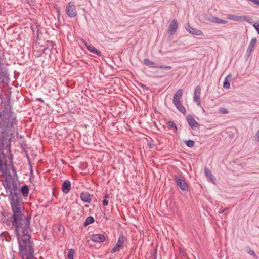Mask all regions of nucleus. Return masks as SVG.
Masks as SVG:
<instances>
[{
    "label": "nucleus",
    "mask_w": 259,
    "mask_h": 259,
    "mask_svg": "<svg viewBox=\"0 0 259 259\" xmlns=\"http://www.w3.org/2000/svg\"><path fill=\"white\" fill-rule=\"evenodd\" d=\"M90 239L94 242L102 243L105 239V236L101 234H92L90 236Z\"/></svg>",
    "instance_id": "10"
},
{
    "label": "nucleus",
    "mask_w": 259,
    "mask_h": 259,
    "mask_svg": "<svg viewBox=\"0 0 259 259\" xmlns=\"http://www.w3.org/2000/svg\"><path fill=\"white\" fill-rule=\"evenodd\" d=\"M126 240V237L123 235H120L118 238L117 243L111 250V253H113L119 251L120 250L121 246H122Z\"/></svg>",
    "instance_id": "6"
},
{
    "label": "nucleus",
    "mask_w": 259,
    "mask_h": 259,
    "mask_svg": "<svg viewBox=\"0 0 259 259\" xmlns=\"http://www.w3.org/2000/svg\"><path fill=\"white\" fill-rule=\"evenodd\" d=\"M178 29L177 21L176 19L173 20L168 27V32L170 36H172L177 31Z\"/></svg>",
    "instance_id": "12"
},
{
    "label": "nucleus",
    "mask_w": 259,
    "mask_h": 259,
    "mask_svg": "<svg viewBox=\"0 0 259 259\" xmlns=\"http://www.w3.org/2000/svg\"><path fill=\"white\" fill-rule=\"evenodd\" d=\"M144 64L150 68H157L158 66L153 61H150L148 59H144L143 60Z\"/></svg>",
    "instance_id": "20"
},
{
    "label": "nucleus",
    "mask_w": 259,
    "mask_h": 259,
    "mask_svg": "<svg viewBox=\"0 0 259 259\" xmlns=\"http://www.w3.org/2000/svg\"><path fill=\"white\" fill-rule=\"evenodd\" d=\"M167 125H168V127L170 129L173 128V129H175V131H176L177 129L176 125L172 121L168 122Z\"/></svg>",
    "instance_id": "28"
},
{
    "label": "nucleus",
    "mask_w": 259,
    "mask_h": 259,
    "mask_svg": "<svg viewBox=\"0 0 259 259\" xmlns=\"http://www.w3.org/2000/svg\"><path fill=\"white\" fill-rule=\"evenodd\" d=\"M7 235L9 236V233L7 232H6V231L2 232L0 233V237L2 238V240H3L4 238H5V240L6 241H8V240L7 239Z\"/></svg>",
    "instance_id": "29"
},
{
    "label": "nucleus",
    "mask_w": 259,
    "mask_h": 259,
    "mask_svg": "<svg viewBox=\"0 0 259 259\" xmlns=\"http://www.w3.org/2000/svg\"><path fill=\"white\" fill-rule=\"evenodd\" d=\"M71 189V182L69 180L65 181L62 186V190L65 194L69 193Z\"/></svg>",
    "instance_id": "15"
},
{
    "label": "nucleus",
    "mask_w": 259,
    "mask_h": 259,
    "mask_svg": "<svg viewBox=\"0 0 259 259\" xmlns=\"http://www.w3.org/2000/svg\"><path fill=\"white\" fill-rule=\"evenodd\" d=\"M20 192L24 197H27L29 192L28 187L27 185L23 186L21 188Z\"/></svg>",
    "instance_id": "22"
},
{
    "label": "nucleus",
    "mask_w": 259,
    "mask_h": 259,
    "mask_svg": "<svg viewBox=\"0 0 259 259\" xmlns=\"http://www.w3.org/2000/svg\"><path fill=\"white\" fill-rule=\"evenodd\" d=\"M75 254V251L73 249H70L68 250L67 256L68 259H74L73 257Z\"/></svg>",
    "instance_id": "26"
},
{
    "label": "nucleus",
    "mask_w": 259,
    "mask_h": 259,
    "mask_svg": "<svg viewBox=\"0 0 259 259\" xmlns=\"http://www.w3.org/2000/svg\"><path fill=\"white\" fill-rule=\"evenodd\" d=\"M157 248H155L152 252L151 256L150 257V259H156V257H157Z\"/></svg>",
    "instance_id": "30"
},
{
    "label": "nucleus",
    "mask_w": 259,
    "mask_h": 259,
    "mask_svg": "<svg viewBox=\"0 0 259 259\" xmlns=\"http://www.w3.org/2000/svg\"><path fill=\"white\" fill-rule=\"evenodd\" d=\"M19 254L22 259H33L34 257V243L33 241L20 242L19 240Z\"/></svg>",
    "instance_id": "3"
},
{
    "label": "nucleus",
    "mask_w": 259,
    "mask_h": 259,
    "mask_svg": "<svg viewBox=\"0 0 259 259\" xmlns=\"http://www.w3.org/2000/svg\"><path fill=\"white\" fill-rule=\"evenodd\" d=\"M81 200L85 202L90 203L91 200L90 195L88 192H83L80 194Z\"/></svg>",
    "instance_id": "18"
},
{
    "label": "nucleus",
    "mask_w": 259,
    "mask_h": 259,
    "mask_svg": "<svg viewBox=\"0 0 259 259\" xmlns=\"http://www.w3.org/2000/svg\"><path fill=\"white\" fill-rule=\"evenodd\" d=\"M94 222V219L93 217H92V216L88 217L86 218L85 221L84 223V225L85 226H87L93 223Z\"/></svg>",
    "instance_id": "25"
},
{
    "label": "nucleus",
    "mask_w": 259,
    "mask_h": 259,
    "mask_svg": "<svg viewBox=\"0 0 259 259\" xmlns=\"http://www.w3.org/2000/svg\"><path fill=\"white\" fill-rule=\"evenodd\" d=\"M231 75H228L225 78V80L223 82V87L225 89H229L230 87V82L231 80Z\"/></svg>",
    "instance_id": "19"
},
{
    "label": "nucleus",
    "mask_w": 259,
    "mask_h": 259,
    "mask_svg": "<svg viewBox=\"0 0 259 259\" xmlns=\"http://www.w3.org/2000/svg\"><path fill=\"white\" fill-rule=\"evenodd\" d=\"M38 100H39V101H42V100L41 98H39V99H38Z\"/></svg>",
    "instance_id": "41"
},
{
    "label": "nucleus",
    "mask_w": 259,
    "mask_h": 259,
    "mask_svg": "<svg viewBox=\"0 0 259 259\" xmlns=\"http://www.w3.org/2000/svg\"><path fill=\"white\" fill-rule=\"evenodd\" d=\"M253 4L258 5L259 0H250Z\"/></svg>",
    "instance_id": "37"
},
{
    "label": "nucleus",
    "mask_w": 259,
    "mask_h": 259,
    "mask_svg": "<svg viewBox=\"0 0 259 259\" xmlns=\"http://www.w3.org/2000/svg\"><path fill=\"white\" fill-rule=\"evenodd\" d=\"M201 88L198 85L197 86L194 92L193 95V100L196 102L197 105L199 106H201V100H200V93Z\"/></svg>",
    "instance_id": "7"
},
{
    "label": "nucleus",
    "mask_w": 259,
    "mask_h": 259,
    "mask_svg": "<svg viewBox=\"0 0 259 259\" xmlns=\"http://www.w3.org/2000/svg\"><path fill=\"white\" fill-rule=\"evenodd\" d=\"M157 68H159L160 69H171V67L170 66H162V65L159 66H158Z\"/></svg>",
    "instance_id": "35"
},
{
    "label": "nucleus",
    "mask_w": 259,
    "mask_h": 259,
    "mask_svg": "<svg viewBox=\"0 0 259 259\" xmlns=\"http://www.w3.org/2000/svg\"><path fill=\"white\" fill-rule=\"evenodd\" d=\"M185 143L188 147L191 148L193 147L195 145L194 142L191 140H186L185 141Z\"/></svg>",
    "instance_id": "27"
},
{
    "label": "nucleus",
    "mask_w": 259,
    "mask_h": 259,
    "mask_svg": "<svg viewBox=\"0 0 259 259\" xmlns=\"http://www.w3.org/2000/svg\"><path fill=\"white\" fill-rule=\"evenodd\" d=\"M248 253L250 255H251L253 256V257H257V255H256V254H255V252H254L253 250H252V249H249V251L248 252Z\"/></svg>",
    "instance_id": "34"
},
{
    "label": "nucleus",
    "mask_w": 259,
    "mask_h": 259,
    "mask_svg": "<svg viewBox=\"0 0 259 259\" xmlns=\"http://www.w3.org/2000/svg\"><path fill=\"white\" fill-rule=\"evenodd\" d=\"M241 21H246L250 23H251V18L249 17L248 16H241Z\"/></svg>",
    "instance_id": "31"
},
{
    "label": "nucleus",
    "mask_w": 259,
    "mask_h": 259,
    "mask_svg": "<svg viewBox=\"0 0 259 259\" xmlns=\"http://www.w3.org/2000/svg\"><path fill=\"white\" fill-rule=\"evenodd\" d=\"M15 124L16 117L10 110L0 113V173L4 177L2 184L8 196L19 193L17 183L10 174L11 167L15 176H17L16 170L12 163L9 164L7 162V159H9L12 163L11 143L15 135L18 134Z\"/></svg>",
    "instance_id": "1"
},
{
    "label": "nucleus",
    "mask_w": 259,
    "mask_h": 259,
    "mask_svg": "<svg viewBox=\"0 0 259 259\" xmlns=\"http://www.w3.org/2000/svg\"><path fill=\"white\" fill-rule=\"evenodd\" d=\"M15 233L17 237L18 241L20 240V242L32 241L31 228H15Z\"/></svg>",
    "instance_id": "4"
},
{
    "label": "nucleus",
    "mask_w": 259,
    "mask_h": 259,
    "mask_svg": "<svg viewBox=\"0 0 259 259\" xmlns=\"http://www.w3.org/2000/svg\"><path fill=\"white\" fill-rule=\"evenodd\" d=\"M186 119L189 125L192 129L194 130L199 127V123L195 120L192 115H187Z\"/></svg>",
    "instance_id": "9"
},
{
    "label": "nucleus",
    "mask_w": 259,
    "mask_h": 259,
    "mask_svg": "<svg viewBox=\"0 0 259 259\" xmlns=\"http://www.w3.org/2000/svg\"><path fill=\"white\" fill-rule=\"evenodd\" d=\"M211 21L217 24H226L227 23V21L220 19L216 17H213Z\"/></svg>",
    "instance_id": "24"
},
{
    "label": "nucleus",
    "mask_w": 259,
    "mask_h": 259,
    "mask_svg": "<svg viewBox=\"0 0 259 259\" xmlns=\"http://www.w3.org/2000/svg\"><path fill=\"white\" fill-rule=\"evenodd\" d=\"M204 172L207 178L209 180V181L213 183H214L215 179L211 171L208 168L205 167L204 169Z\"/></svg>",
    "instance_id": "17"
},
{
    "label": "nucleus",
    "mask_w": 259,
    "mask_h": 259,
    "mask_svg": "<svg viewBox=\"0 0 259 259\" xmlns=\"http://www.w3.org/2000/svg\"><path fill=\"white\" fill-rule=\"evenodd\" d=\"M241 16H236V15H232V14H228L227 15V17L228 19L231 20L235 21H241Z\"/></svg>",
    "instance_id": "23"
},
{
    "label": "nucleus",
    "mask_w": 259,
    "mask_h": 259,
    "mask_svg": "<svg viewBox=\"0 0 259 259\" xmlns=\"http://www.w3.org/2000/svg\"><path fill=\"white\" fill-rule=\"evenodd\" d=\"M8 197L13 212V227H28L29 225L30 218L24 214V202L21 195L18 193L9 196Z\"/></svg>",
    "instance_id": "2"
},
{
    "label": "nucleus",
    "mask_w": 259,
    "mask_h": 259,
    "mask_svg": "<svg viewBox=\"0 0 259 259\" xmlns=\"http://www.w3.org/2000/svg\"><path fill=\"white\" fill-rule=\"evenodd\" d=\"M177 109L181 112L182 113L185 114L186 113V110L185 107L183 106L181 102L174 104Z\"/></svg>",
    "instance_id": "21"
},
{
    "label": "nucleus",
    "mask_w": 259,
    "mask_h": 259,
    "mask_svg": "<svg viewBox=\"0 0 259 259\" xmlns=\"http://www.w3.org/2000/svg\"><path fill=\"white\" fill-rule=\"evenodd\" d=\"M57 229H58V231H60L61 228L58 227V228H57Z\"/></svg>",
    "instance_id": "40"
},
{
    "label": "nucleus",
    "mask_w": 259,
    "mask_h": 259,
    "mask_svg": "<svg viewBox=\"0 0 259 259\" xmlns=\"http://www.w3.org/2000/svg\"><path fill=\"white\" fill-rule=\"evenodd\" d=\"M219 113L223 114H226L228 113V110L224 108H220L219 109Z\"/></svg>",
    "instance_id": "32"
},
{
    "label": "nucleus",
    "mask_w": 259,
    "mask_h": 259,
    "mask_svg": "<svg viewBox=\"0 0 259 259\" xmlns=\"http://www.w3.org/2000/svg\"><path fill=\"white\" fill-rule=\"evenodd\" d=\"M105 197L106 199L107 198H108L109 197L108 195V194H106V195H105Z\"/></svg>",
    "instance_id": "39"
},
{
    "label": "nucleus",
    "mask_w": 259,
    "mask_h": 259,
    "mask_svg": "<svg viewBox=\"0 0 259 259\" xmlns=\"http://www.w3.org/2000/svg\"><path fill=\"white\" fill-rule=\"evenodd\" d=\"M253 26L256 30L257 33L259 34V22L254 23Z\"/></svg>",
    "instance_id": "33"
},
{
    "label": "nucleus",
    "mask_w": 259,
    "mask_h": 259,
    "mask_svg": "<svg viewBox=\"0 0 259 259\" xmlns=\"http://www.w3.org/2000/svg\"><path fill=\"white\" fill-rule=\"evenodd\" d=\"M183 95V90L179 89L175 94L173 97L172 102L174 104L181 102V100Z\"/></svg>",
    "instance_id": "14"
},
{
    "label": "nucleus",
    "mask_w": 259,
    "mask_h": 259,
    "mask_svg": "<svg viewBox=\"0 0 259 259\" xmlns=\"http://www.w3.org/2000/svg\"><path fill=\"white\" fill-rule=\"evenodd\" d=\"M65 12L69 17H75L77 16V11L74 2L71 1L67 4L65 8Z\"/></svg>",
    "instance_id": "5"
},
{
    "label": "nucleus",
    "mask_w": 259,
    "mask_h": 259,
    "mask_svg": "<svg viewBox=\"0 0 259 259\" xmlns=\"http://www.w3.org/2000/svg\"><path fill=\"white\" fill-rule=\"evenodd\" d=\"M226 209H220L219 210V213L220 214H222L223 213H224V212L225 211Z\"/></svg>",
    "instance_id": "38"
},
{
    "label": "nucleus",
    "mask_w": 259,
    "mask_h": 259,
    "mask_svg": "<svg viewBox=\"0 0 259 259\" xmlns=\"http://www.w3.org/2000/svg\"><path fill=\"white\" fill-rule=\"evenodd\" d=\"M84 44L86 46L87 49L88 51H89L91 53L97 55L98 56L101 55V52L97 50L96 48L93 47V46L88 45L86 42L84 41Z\"/></svg>",
    "instance_id": "16"
},
{
    "label": "nucleus",
    "mask_w": 259,
    "mask_h": 259,
    "mask_svg": "<svg viewBox=\"0 0 259 259\" xmlns=\"http://www.w3.org/2000/svg\"><path fill=\"white\" fill-rule=\"evenodd\" d=\"M186 30L189 33L193 35H196L197 36L203 35V32L201 30L193 28L190 25H188L187 27H186Z\"/></svg>",
    "instance_id": "11"
},
{
    "label": "nucleus",
    "mask_w": 259,
    "mask_h": 259,
    "mask_svg": "<svg viewBox=\"0 0 259 259\" xmlns=\"http://www.w3.org/2000/svg\"><path fill=\"white\" fill-rule=\"evenodd\" d=\"M108 204V201L107 199H104L103 201V205L104 206H107Z\"/></svg>",
    "instance_id": "36"
},
{
    "label": "nucleus",
    "mask_w": 259,
    "mask_h": 259,
    "mask_svg": "<svg viewBox=\"0 0 259 259\" xmlns=\"http://www.w3.org/2000/svg\"><path fill=\"white\" fill-rule=\"evenodd\" d=\"M175 179L177 185L179 186V187L182 190H188V185L186 182L183 179L180 178L177 176H175Z\"/></svg>",
    "instance_id": "8"
},
{
    "label": "nucleus",
    "mask_w": 259,
    "mask_h": 259,
    "mask_svg": "<svg viewBox=\"0 0 259 259\" xmlns=\"http://www.w3.org/2000/svg\"><path fill=\"white\" fill-rule=\"evenodd\" d=\"M257 43V39L256 38H253L251 39L248 48L246 51V55L249 56L254 50Z\"/></svg>",
    "instance_id": "13"
}]
</instances>
